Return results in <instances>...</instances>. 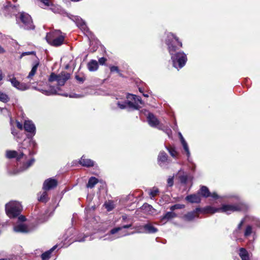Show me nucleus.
<instances>
[{
	"instance_id": "37",
	"label": "nucleus",
	"mask_w": 260,
	"mask_h": 260,
	"mask_svg": "<svg viewBox=\"0 0 260 260\" xmlns=\"http://www.w3.org/2000/svg\"><path fill=\"white\" fill-rule=\"evenodd\" d=\"M38 200L39 201L43 203L47 202L49 200L47 191L44 190V191L41 193L40 197H39Z\"/></svg>"
},
{
	"instance_id": "8",
	"label": "nucleus",
	"mask_w": 260,
	"mask_h": 260,
	"mask_svg": "<svg viewBox=\"0 0 260 260\" xmlns=\"http://www.w3.org/2000/svg\"><path fill=\"white\" fill-rule=\"evenodd\" d=\"M244 207V205L242 203L233 205L223 204L220 207L218 208V210L219 212L225 213L229 214L235 211H241Z\"/></svg>"
},
{
	"instance_id": "53",
	"label": "nucleus",
	"mask_w": 260,
	"mask_h": 260,
	"mask_svg": "<svg viewBox=\"0 0 260 260\" xmlns=\"http://www.w3.org/2000/svg\"><path fill=\"white\" fill-rule=\"evenodd\" d=\"M26 220V218L25 216H23V215H20L18 217V220L19 221H21V222H23V221H25Z\"/></svg>"
},
{
	"instance_id": "63",
	"label": "nucleus",
	"mask_w": 260,
	"mask_h": 260,
	"mask_svg": "<svg viewBox=\"0 0 260 260\" xmlns=\"http://www.w3.org/2000/svg\"><path fill=\"white\" fill-rule=\"evenodd\" d=\"M178 136H179V139H181L182 138H183V136L182 135L181 133L180 132H179L178 133Z\"/></svg>"
},
{
	"instance_id": "34",
	"label": "nucleus",
	"mask_w": 260,
	"mask_h": 260,
	"mask_svg": "<svg viewBox=\"0 0 260 260\" xmlns=\"http://www.w3.org/2000/svg\"><path fill=\"white\" fill-rule=\"evenodd\" d=\"M188 148L189 147H183V150H184V153H185L186 155L187 156L188 161L192 165L191 166L189 167L190 168V169L192 171H194L195 170L196 166H195V165L191 161V160L189 158L190 152H189Z\"/></svg>"
},
{
	"instance_id": "20",
	"label": "nucleus",
	"mask_w": 260,
	"mask_h": 260,
	"mask_svg": "<svg viewBox=\"0 0 260 260\" xmlns=\"http://www.w3.org/2000/svg\"><path fill=\"white\" fill-rule=\"evenodd\" d=\"M35 161V159L34 158H31L26 162H24L22 164H20L19 168V172H23L27 170L29 168L33 165Z\"/></svg>"
},
{
	"instance_id": "60",
	"label": "nucleus",
	"mask_w": 260,
	"mask_h": 260,
	"mask_svg": "<svg viewBox=\"0 0 260 260\" xmlns=\"http://www.w3.org/2000/svg\"><path fill=\"white\" fill-rule=\"evenodd\" d=\"M255 224L257 226L260 227V221L258 220H256Z\"/></svg>"
},
{
	"instance_id": "40",
	"label": "nucleus",
	"mask_w": 260,
	"mask_h": 260,
	"mask_svg": "<svg viewBox=\"0 0 260 260\" xmlns=\"http://www.w3.org/2000/svg\"><path fill=\"white\" fill-rule=\"evenodd\" d=\"M179 179L180 182L182 184H186L188 179V176L186 174L180 175L179 176Z\"/></svg>"
},
{
	"instance_id": "58",
	"label": "nucleus",
	"mask_w": 260,
	"mask_h": 260,
	"mask_svg": "<svg viewBox=\"0 0 260 260\" xmlns=\"http://www.w3.org/2000/svg\"><path fill=\"white\" fill-rule=\"evenodd\" d=\"M106 208L108 211H110L113 209V207H111L110 205H106Z\"/></svg>"
},
{
	"instance_id": "43",
	"label": "nucleus",
	"mask_w": 260,
	"mask_h": 260,
	"mask_svg": "<svg viewBox=\"0 0 260 260\" xmlns=\"http://www.w3.org/2000/svg\"><path fill=\"white\" fill-rule=\"evenodd\" d=\"M174 185V176H169L167 179V185L172 187Z\"/></svg>"
},
{
	"instance_id": "23",
	"label": "nucleus",
	"mask_w": 260,
	"mask_h": 260,
	"mask_svg": "<svg viewBox=\"0 0 260 260\" xmlns=\"http://www.w3.org/2000/svg\"><path fill=\"white\" fill-rule=\"evenodd\" d=\"M80 164L84 167H90L94 166V161L90 159L86 158L84 155L82 156L80 161Z\"/></svg>"
},
{
	"instance_id": "51",
	"label": "nucleus",
	"mask_w": 260,
	"mask_h": 260,
	"mask_svg": "<svg viewBox=\"0 0 260 260\" xmlns=\"http://www.w3.org/2000/svg\"><path fill=\"white\" fill-rule=\"evenodd\" d=\"M16 124H17V127L20 130H22L23 129V125L21 123H20V122L17 121H16Z\"/></svg>"
},
{
	"instance_id": "42",
	"label": "nucleus",
	"mask_w": 260,
	"mask_h": 260,
	"mask_svg": "<svg viewBox=\"0 0 260 260\" xmlns=\"http://www.w3.org/2000/svg\"><path fill=\"white\" fill-rule=\"evenodd\" d=\"M88 237L89 236L86 235H84L83 236H82V235H79L77 237L76 241L79 242H84L86 240V238H88Z\"/></svg>"
},
{
	"instance_id": "39",
	"label": "nucleus",
	"mask_w": 260,
	"mask_h": 260,
	"mask_svg": "<svg viewBox=\"0 0 260 260\" xmlns=\"http://www.w3.org/2000/svg\"><path fill=\"white\" fill-rule=\"evenodd\" d=\"M171 156L173 157H176L178 155V152L176 150L177 147H166Z\"/></svg>"
},
{
	"instance_id": "4",
	"label": "nucleus",
	"mask_w": 260,
	"mask_h": 260,
	"mask_svg": "<svg viewBox=\"0 0 260 260\" xmlns=\"http://www.w3.org/2000/svg\"><path fill=\"white\" fill-rule=\"evenodd\" d=\"M47 42L53 46H59L63 43L64 36L59 30L47 33L46 37Z\"/></svg>"
},
{
	"instance_id": "6",
	"label": "nucleus",
	"mask_w": 260,
	"mask_h": 260,
	"mask_svg": "<svg viewBox=\"0 0 260 260\" xmlns=\"http://www.w3.org/2000/svg\"><path fill=\"white\" fill-rule=\"evenodd\" d=\"M199 194H201L205 198L211 197L214 199H218L221 198L223 199H232L234 198L236 201H239L240 198L238 196L236 195H226L223 197H219L216 192H214L211 193L209 189L205 186H202L198 192Z\"/></svg>"
},
{
	"instance_id": "26",
	"label": "nucleus",
	"mask_w": 260,
	"mask_h": 260,
	"mask_svg": "<svg viewBox=\"0 0 260 260\" xmlns=\"http://www.w3.org/2000/svg\"><path fill=\"white\" fill-rule=\"evenodd\" d=\"M142 210L144 211V213H147L148 214H153L155 210L152 207V206L148 204H144L142 207Z\"/></svg>"
},
{
	"instance_id": "18",
	"label": "nucleus",
	"mask_w": 260,
	"mask_h": 260,
	"mask_svg": "<svg viewBox=\"0 0 260 260\" xmlns=\"http://www.w3.org/2000/svg\"><path fill=\"white\" fill-rule=\"evenodd\" d=\"M200 212L199 210H197V208L192 211L189 212L183 216L184 220L185 221H192L195 218L199 217L198 213Z\"/></svg>"
},
{
	"instance_id": "48",
	"label": "nucleus",
	"mask_w": 260,
	"mask_h": 260,
	"mask_svg": "<svg viewBox=\"0 0 260 260\" xmlns=\"http://www.w3.org/2000/svg\"><path fill=\"white\" fill-rule=\"evenodd\" d=\"M30 54L35 55V52L34 51H29V52H23L21 54V56H25L27 55H30Z\"/></svg>"
},
{
	"instance_id": "33",
	"label": "nucleus",
	"mask_w": 260,
	"mask_h": 260,
	"mask_svg": "<svg viewBox=\"0 0 260 260\" xmlns=\"http://www.w3.org/2000/svg\"><path fill=\"white\" fill-rule=\"evenodd\" d=\"M39 64V62L38 61H37L34 63L30 72H29V74L28 75V76L27 77V79H31L32 78V77L35 75V74L36 73V72L37 71Z\"/></svg>"
},
{
	"instance_id": "12",
	"label": "nucleus",
	"mask_w": 260,
	"mask_h": 260,
	"mask_svg": "<svg viewBox=\"0 0 260 260\" xmlns=\"http://www.w3.org/2000/svg\"><path fill=\"white\" fill-rule=\"evenodd\" d=\"M57 185V181L53 178H49L45 180L43 183V189L48 191L54 189Z\"/></svg>"
},
{
	"instance_id": "57",
	"label": "nucleus",
	"mask_w": 260,
	"mask_h": 260,
	"mask_svg": "<svg viewBox=\"0 0 260 260\" xmlns=\"http://www.w3.org/2000/svg\"><path fill=\"white\" fill-rule=\"evenodd\" d=\"M12 134L14 136H15L17 134L16 130L14 129H12Z\"/></svg>"
},
{
	"instance_id": "50",
	"label": "nucleus",
	"mask_w": 260,
	"mask_h": 260,
	"mask_svg": "<svg viewBox=\"0 0 260 260\" xmlns=\"http://www.w3.org/2000/svg\"><path fill=\"white\" fill-rule=\"evenodd\" d=\"M180 142L181 143L182 146H187V143L185 141L184 138L180 139Z\"/></svg>"
},
{
	"instance_id": "35",
	"label": "nucleus",
	"mask_w": 260,
	"mask_h": 260,
	"mask_svg": "<svg viewBox=\"0 0 260 260\" xmlns=\"http://www.w3.org/2000/svg\"><path fill=\"white\" fill-rule=\"evenodd\" d=\"M253 228L251 225H246L244 231V236L245 238H248L253 233Z\"/></svg>"
},
{
	"instance_id": "46",
	"label": "nucleus",
	"mask_w": 260,
	"mask_h": 260,
	"mask_svg": "<svg viewBox=\"0 0 260 260\" xmlns=\"http://www.w3.org/2000/svg\"><path fill=\"white\" fill-rule=\"evenodd\" d=\"M40 1L42 3V4L45 7L49 6L51 4V2H50L49 0H40Z\"/></svg>"
},
{
	"instance_id": "14",
	"label": "nucleus",
	"mask_w": 260,
	"mask_h": 260,
	"mask_svg": "<svg viewBox=\"0 0 260 260\" xmlns=\"http://www.w3.org/2000/svg\"><path fill=\"white\" fill-rule=\"evenodd\" d=\"M13 229L14 232L21 233H28L32 231V229L23 223H19L16 225L14 226Z\"/></svg>"
},
{
	"instance_id": "11",
	"label": "nucleus",
	"mask_w": 260,
	"mask_h": 260,
	"mask_svg": "<svg viewBox=\"0 0 260 260\" xmlns=\"http://www.w3.org/2000/svg\"><path fill=\"white\" fill-rule=\"evenodd\" d=\"M158 165L163 169H168V164L169 161L168 160V155L164 152H160L157 157Z\"/></svg>"
},
{
	"instance_id": "52",
	"label": "nucleus",
	"mask_w": 260,
	"mask_h": 260,
	"mask_svg": "<svg viewBox=\"0 0 260 260\" xmlns=\"http://www.w3.org/2000/svg\"><path fill=\"white\" fill-rule=\"evenodd\" d=\"M166 133L168 135V136L170 137L172 135V131L170 128H167L165 129Z\"/></svg>"
},
{
	"instance_id": "27",
	"label": "nucleus",
	"mask_w": 260,
	"mask_h": 260,
	"mask_svg": "<svg viewBox=\"0 0 260 260\" xmlns=\"http://www.w3.org/2000/svg\"><path fill=\"white\" fill-rule=\"evenodd\" d=\"M57 245L54 246L50 250L43 253L41 254V258L42 260H48L51 256L52 252L56 249Z\"/></svg>"
},
{
	"instance_id": "28",
	"label": "nucleus",
	"mask_w": 260,
	"mask_h": 260,
	"mask_svg": "<svg viewBox=\"0 0 260 260\" xmlns=\"http://www.w3.org/2000/svg\"><path fill=\"white\" fill-rule=\"evenodd\" d=\"M127 99H132L134 100L133 103L134 104H138L139 109L140 108V105H142L143 102L141 98L134 94H129L127 96Z\"/></svg>"
},
{
	"instance_id": "2",
	"label": "nucleus",
	"mask_w": 260,
	"mask_h": 260,
	"mask_svg": "<svg viewBox=\"0 0 260 260\" xmlns=\"http://www.w3.org/2000/svg\"><path fill=\"white\" fill-rule=\"evenodd\" d=\"M70 77V74L66 72H62L59 74L52 73L48 78V89L38 87H35V89L48 96L55 94L63 95L60 92L61 87L64 85Z\"/></svg>"
},
{
	"instance_id": "41",
	"label": "nucleus",
	"mask_w": 260,
	"mask_h": 260,
	"mask_svg": "<svg viewBox=\"0 0 260 260\" xmlns=\"http://www.w3.org/2000/svg\"><path fill=\"white\" fill-rule=\"evenodd\" d=\"M159 192V190L157 188H153L149 192V196L151 199H153Z\"/></svg>"
},
{
	"instance_id": "38",
	"label": "nucleus",
	"mask_w": 260,
	"mask_h": 260,
	"mask_svg": "<svg viewBox=\"0 0 260 260\" xmlns=\"http://www.w3.org/2000/svg\"><path fill=\"white\" fill-rule=\"evenodd\" d=\"M10 101L9 95L6 93L0 91V101L6 103Z\"/></svg>"
},
{
	"instance_id": "64",
	"label": "nucleus",
	"mask_w": 260,
	"mask_h": 260,
	"mask_svg": "<svg viewBox=\"0 0 260 260\" xmlns=\"http://www.w3.org/2000/svg\"><path fill=\"white\" fill-rule=\"evenodd\" d=\"M173 129H174V130H176V129H177V125H176V123H175V124L174 127H173Z\"/></svg>"
},
{
	"instance_id": "44",
	"label": "nucleus",
	"mask_w": 260,
	"mask_h": 260,
	"mask_svg": "<svg viewBox=\"0 0 260 260\" xmlns=\"http://www.w3.org/2000/svg\"><path fill=\"white\" fill-rule=\"evenodd\" d=\"M184 207V205L181 204H175L173 206H172L170 207V210L173 211L176 209H182Z\"/></svg>"
},
{
	"instance_id": "59",
	"label": "nucleus",
	"mask_w": 260,
	"mask_h": 260,
	"mask_svg": "<svg viewBox=\"0 0 260 260\" xmlns=\"http://www.w3.org/2000/svg\"><path fill=\"white\" fill-rule=\"evenodd\" d=\"M70 98H79V96L77 94H72V95H70Z\"/></svg>"
},
{
	"instance_id": "21",
	"label": "nucleus",
	"mask_w": 260,
	"mask_h": 260,
	"mask_svg": "<svg viewBox=\"0 0 260 260\" xmlns=\"http://www.w3.org/2000/svg\"><path fill=\"white\" fill-rule=\"evenodd\" d=\"M142 228L144 230V232L148 234H154L158 231L157 229L149 222L143 225Z\"/></svg>"
},
{
	"instance_id": "19",
	"label": "nucleus",
	"mask_w": 260,
	"mask_h": 260,
	"mask_svg": "<svg viewBox=\"0 0 260 260\" xmlns=\"http://www.w3.org/2000/svg\"><path fill=\"white\" fill-rule=\"evenodd\" d=\"M245 222V218H242L239 224L237 225V228L234 231L233 235L236 238H238L241 236L242 232V227Z\"/></svg>"
},
{
	"instance_id": "5",
	"label": "nucleus",
	"mask_w": 260,
	"mask_h": 260,
	"mask_svg": "<svg viewBox=\"0 0 260 260\" xmlns=\"http://www.w3.org/2000/svg\"><path fill=\"white\" fill-rule=\"evenodd\" d=\"M22 207L20 203L17 201H11L5 205L7 215L10 218H15L21 213Z\"/></svg>"
},
{
	"instance_id": "32",
	"label": "nucleus",
	"mask_w": 260,
	"mask_h": 260,
	"mask_svg": "<svg viewBox=\"0 0 260 260\" xmlns=\"http://www.w3.org/2000/svg\"><path fill=\"white\" fill-rule=\"evenodd\" d=\"M39 64V62L38 61H37L34 63L30 72H29V74L28 75V76L27 77V79H31L32 78V77L35 75V74L36 73V72L37 71Z\"/></svg>"
},
{
	"instance_id": "54",
	"label": "nucleus",
	"mask_w": 260,
	"mask_h": 260,
	"mask_svg": "<svg viewBox=\"0 0 260 260\" xmlns=\"http://www.w3.org/2000/svg\"><path fill=\"white\" fill-rule=\"evenodd\" d=\"M122 219L123 221L128 222L129 220V219L127 218L126 215L122 216Z\"/></svg>"
},
{
	"instance_id": "1",
	"label": "nucleus",
	"mask_w": 260,
	"mask_h": 260,
	"mask_svg": "<svg viewBox=\"0 0 260 260\" xmlns=\"http://www.w3.org/2000/svg\"><path fill=\"white\" fill-rule=\"evenodd\" d=\"M166 44L168 51L171 56L173 67L177 70L183 68L187 60L186 54L183 51L177 52V50L181 47L182 44L173 34L169 32L167 34Z\"/></svg>"
},
{
	"instance_id": "3",
	"label": "nucleus",
	"mask_w": 260,
	"mask_h": 260,
	"mask_svg": "<svg viewBox=\"0 0 260 260\" xmlns=\"http://www.w3.org/2000/svg\"><path fill=\"white\" fill-rule=\"evenodd\" d=\"M132 226V223L129 224L122 225L120 226L116 227L110 230L109 233L107 234L104 236V240L113 241L116 239L119 238L123 236L128 235L127 233H118L121 231L123 229H128Z\"/></svg>"
},
{
	"instance_id": "30",
	"label": "nucleus",
	"mask_w": 260,
	"mask_h": 260,
	"mask_svg": "<svg viewBox=\"0 0 260 260\" xmlns=\"http://www.w3.org/2000/svg\"><path fill=\"white\" fill-rule=\"evenodd\" d=\"M239 255L242 260H249L248 253L244 248H241L240 249Z\"/></svg>"
},
{
	"instance_id": "22",
	"label": "nucleus",
	"mask_w": 260,
	"mask_h": 260,
	"mask_svg": "<svg viewBox=\"0 0 260 260\" xmlns=\"http://www.w3.org/2000/svg\"><path fill=\"white\" fill-rule=\"evenodd\" d=\"M185 200L191 203H199L201 201L200 196L199 193L187 196L185 197Z\"/></svg>"
},
{
	"instance_id": "9",
	"label": "nucleus",
	"mask_w": 260,
	"mask_h": 260,
	"mask_svg": "<svg viewBox=\"0 0 260 260\" xmlns=\"http://www.w3.org/2000/svg\"><path fill=\"white\" fill-rule=\"evenodd\" d=\"M9 78L7 80L10 82L12 85L17 89L20 91H24L29 88V85L28 84L19 82L15 77L10 78L9 76Z\"/></svg>"
},
{
	"instance_id": "24",
	"label": "nucleus",
	"mask_w": 260,
	"mask_h": 260,
	"mask_svg": "<svg viewBox=\"0 0 260 260\" xmlns=\"http://www.w3.org/2000/svg\"><path fill=\"white\" fill-rule=\"evenodd\" d=\"M147 120L149 125L151 126H156L159 122L157 119L152 113H149L147 116Z\"/></svg>"
},
{
	"instance_id": "7",
	"label": "nucleus",
	"mask_w": 260,
	"mask_h": 260,
	"mask_svg": "<svg viewBox=\"0 0 260 260\" xmlns=\"http://www.w3.org/2000/svg\"><path fill=\"white\" fill-rule=\"evenodd\" d=\"M18 23L21 27L26 29H32L34 28V25L30 16L25 12L20 14L19 19H17Z\"/></svg>"
},
{
	"instance_id": "56",
	"label": "nucleus",
	"mask_w": 260,
	"mask_h": 260,
	"mask_svg": "<svg viewBox=\"0 0 260 260\" xmlns=\"http://www.w3.org/2000/svg\"><path fill=\"white\" fill-rule=\"evenodd\" d=\"M5 52V49L0 45V54L4 53Z\"/></svg>"
},
{
	"instance_id": "55",
	"label": "nucleus",
	"mask_w": 260,
	"mask_h": 260,
	"mask_svg": "<svg viewBox=\"0 0 260 260\" xmlns=\"http://www.w3.org/2000/svg\"><path fill=\"white\" fill-rule=\"evenodd\" d=\"M6 8L9 9L10 7H12V8H15V6H12L10 3H9L7 5L5 6Z\"/></svg>"
},
{
	"instance_id": "25",
	"label": "nucleus",
	"mask_w": 260,
	"mask_h": 260,
	"mask_svg": "<svg viewBox=\"0 0 260 260\" xmlns=\"http://www.w3.org/2000/svg\"><path fill=\"white\" fill-rule=\"evenodd\" d=\"M98 68V62L95 60H91L87 64V68L90 72H94L96 71Z\"/></svg>"
},
{
	"instance_id": "17",
	"label": "nucleus",
	"mask_w": 260,
	"mask_h": 260,
	"mask_svg": "<svg viewBox=\"0 0 260 260\" xmlns=\"http://www.w3.org/2000/svg\"><path fill=\"white\" fill-rule=\"evenodd\" d=\"M197 210H199L200 212L204 214H213L216 212H219L218 208H215L210 206H208L202 208L198 207L197 208Z\"/></svg>"
},
{
	"instance_id": "47",
	"label": "nucleus",
	"mask_w": 260,
	"mask_h": 260,
	"mask_svg": "<svg viewBox=\"0 0 260 260\" xmlns=\"http://www.w3.org/2000/svg\"><path fill=\"white\" fill-rule=\"evenodd\" d=\"M28 141L29 142L30 146H35L37 145L36 142L32 139H28Z\"/></svg>"
},
{
	"instance_id": "36",
	"label": "nucleus",
	"mask_w": 260,
	"mask_h": 260,
	"mask_svg": "<svg viewBox=\"0 0 260 260\" xmlns=\"http://www.w3.org/2000/svg\"><path fill=\"white\" fill-rule=\"evenodd\" d=\"M177 215L174 212H173L172 211L171 212H167L162 217V220H170L172 219L175 217H176Z\"/></svg>"
},
{
	"instance_id": "13",
	"label": "nucleus",
	"mask_w": 260,
	"mask_h": 260,
	"mask_svg": "<svg viewBox=\"0 0 260 260\" xmlns=\"http://www.w3.org/2000/svg\"><path fill=\"white\" fill-rule=\"evenodd\" d=\"M8 158H16L17 161H19L23 156V152L21 151L7 150L6 154Z\"/></svg>"
},
{
	"instance_id": "45",
	"label": "nucleus",
	"mask_w": 260,
	"mask_h": 260,
	"mask_svg": "<svg viewBox=\"0 0 260 260\" xmlns=\"http://www.w3.org/2000/svg\"><path fill=\"white\" fill-rule=\"evenodd\" d=\"M110 71H111V72H116L118 73L120 75H121V74L120 73V72H119V69L116 66H112V67H110Z\"/></svg>"
},
{
	"instance_id": "61",
	"label": "nucleus",
	"mask_w": 260,
	"mask_h": 260,
	"mask_svg": "<svg viewBox=\"0 0 260 260\" xmlns=\"http://www.w3.org/2000/svg\"><path fill=\"white\" fill-rule=\"evenodd\" d=\"M76 78L77 80H79V81H80L81 82H83V80L82 78L79 77L78 76H76Z\"/></svg>"
},
{
	"instance_id": "49",
	"label": "nucleus",
	"mask_w": 260,
	"mask_h": 260,
	"mask_svg": "<svg viewBox=\"0 0 260 260\" xmlns=\"http://www.w3.org/2000/svg\"><path fill=\"white\" fill-rule=\"evenodd\" d=\"M106 60L107 59L105 57H101L99 59V62L101 64L103 65L105 63Z\"/></svg>"
},
{
	"instance_id": "31",
	"label": "nucleus",
	"mask_w": 260,
	"mask_h": 260,
	"mask_svg": "<svg viewBox=\"0 0 260 260\" xmlns=\"http://www.w3.org/2000/svg\"><path fill=\"white\" fill-rule=\"evenodd\" d=\"M39 64V62L38 61H37L34 63L30 72H29V74L28 75V76L27 77V79H31L32 78V77L35 75V74L36 73V72L37 71Z\"/></svg>"
},
{
	"instance_id": "10",
	"label": "nucleus",
	"mask_w": 260,
	"mask_h": 260,
	"mask_svg": "<svg viewBox=\"0 0 260 260\" xmlns=\"http://www.w3.org/2000/svg\"><path fill=\"white\" fill-rule=\"evenodd\" d=\"M76 23L78 27L84 32V34L88 37H91L92 34L87 26L85 21L80 18L76 19Z\"/></svg>"
},
{
	"instance_id": "15",
	"label": "nucleus",
	"mask_w": 260,
	"mask_h": 260,
	"mask_svg": "<svg viewBox=\"0 0 260 260\" xmlns=\"http://www.w3.org/2000/svg\"><path fill=\"white\" fill-rule=\"evenodd\" d=\"M119 108L121 109H124L127 107H128L132 109H138L139 106L138 104H134L133 102L129 101H125L122 103L118 102L117 103Z\"/></svg>"
},
{
	"instance_id": "62",
	"label": "nucleus",
	"mask_w": 260,
	"mask_h": 260,
	"mask_svg": "<svg viewBox=\"0 0 260 260\" xmlns=\"http://www.w3.org/2000/svg\"><path fill=\"white\" fill-rule=\"evenodd\" d=\"M3 79V73L1 70H0V81Z\"/></svg>"
},
{
	"instance_id": "29",
	"label": "nucleus",
	"mask_w": 260,
	"mask_h": 260,
	"mask_svg": "<svg viewBox=\"0 0 260 260\" xmlns=\"http://www.w3.org/2000/svg\"><path fill=\"white\" fill-rule=\"evenodd\" d=\"M98 182L99 180L96 178L91 177L89 179L88 183L86 184V187L87 188H92Z\"/></svg>"
},
{
	"instance_id": "16",
	"label": "nucleus",
	"mask_w": 260,
	"mask_h": 260,
	"mask_svg": "<svg viewBox=\"0 0 260 260\" xmlns=\"http://www.w3.org/2000/svg\"><path fill=\"white\" fill-rule=\"evenodd\" d=\"M23 127L25 131L35 135L36 133V126L31 121L25 120Z\"/></svg>"
}]
</instances>
